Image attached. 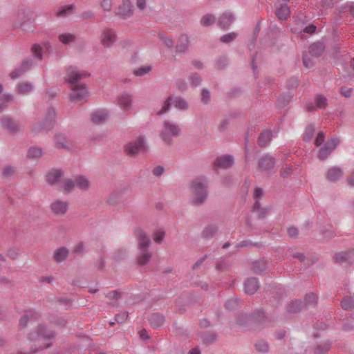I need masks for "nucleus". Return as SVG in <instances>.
I'll return each mask as SVG.
<instances>
[{
  "mask_svg": "<svg viewBox=\"0 0 354 354\" xmlns=\"http://www.w3.org/2000/svg\"><path fill=\"white\" fill-rule=\"evenodd\" d=\"M127 257V251L124 249L120 248L115 252L113 254V259L115 261H120Z\"/></svg>",
  "mask_w": 354,
  "mask_h": 354,
  "instance_id": "obj_43",
  "label": "nucleus"
},
{
  "mask_svg": "<svg viewBox=\"0 0 354 354\" xmlns=\"http://www.w3.org/2000/svg\"><path fill=\"white\" fill-rule=\"evenodd\" d=\"M33 89V85L29 82H23L17 84L18 92L21 94H28Z\"/></svg>",
  "mask_w": 354,
  "mask_h": 354,
  "instance_id": "obj_29",
  "label": "nucleus"
},
{
  "mask_svg": "<svg viewBox=\"0 0 354 354\" xmlns=\"http://www.w3.org/2000/svg\"><path fill=\"white\" fill-rule=\"evenodd\" d=\"M305 301H306V304H312L316 303L317 296L313 293L307 295L305 298Z\"/></svg>",
  "mask_w": 354,
  "mask_h": 354,
  "instance_id": "obj_55",
  "label": "nucleus"
},
{
  "mask_svg": "<svg viewBox=\"0 0 354 354\" xmlns=\"http://www.w3.org/2000/svg\"><path fill=\"white\" fill-rule=\"evenodd\" d=\"M164 317L160 314H153L149 319L151 325L153 327L158 328L164 322Z\"/></svg>",
  "mask_w": 354,
  "mask_h": 354,
  "instance_id": "obj_31",
  "label": "nucleus"
},
{
  "mask_svg": "<svg viewBox=\"0 0 354 354\" xmlns=\"http://www.w3.org/2000/svg\"><path fill=\"white\" fill-rule=\"evenodd\" d=\"M339 140L337 138H331L325 143L324 146L319 151L318 158L322 160L326 159L329 154L337 147L339 145Z\"/></svg>",
  "mask_w": 354,
  "mask_h": 354,
  "instance_id": "obj_8",
  "label": "nucleus"
},
{
  "mask_svg": "<svg viewBox=\"0 0 354 354\" xmlns=\"http://www.w3.org/2000/svg\"><path fill=\"white\" fill-rule=\"evenodd\" d=\"M131 41L128 40V39L122 40L120 43V47L123 50H128L129 49L131 48Z\"/></svg>",
  "mask_w": 354,
  "mask_h": 354,
  "instance_id": "obj_54",
  "label": "nucleus"
},
{
  "mask_svg": "<svg viewBox=\"0 0 354 354\" xmlns=\"http://www.w3.org/2000/svg\"><path fill=\"white\" fill-rule=\"evenodd\" d=\"M188 45V38L186 35H182L179 38V43L176 46V50L179 52H184Z\"/></svg>",
  "mask_w": 354,
  "mask_h": 354,
  "instance_id": "obj_36",
  "label": "nucleus"
},
{
  "mask_svg": "<svg viewBox=\"0 0 354 354\" xmlns=\"http://www.w3.org/2000/svg\"><path fill=\"white\" fill-rule=\"evenodd\" d=\"M0 124L3 129L7 130L10 133H15L19 131L17 124L10 115H4L0 120Z\"/></svg>",
  "mask_w": 354,
  "mask_h": 354,
  "instance_id": "obj_11",
  "label": "nucleus"
},
{
  "mask_svg": "<svg viewBox=\"0 0 354 354\" xmlns=\"http://www.w3.org/2000/svg\"><path fill=\"white\" fill-rule=\"evenodd\" d=\"M245 291L248 294H253L254 293L258 288H259V283L255 278H251L248 279L245 282L244 285Z\"/></svg>",
  "mask_w": 354,
  "mask_h": 354,
  "instance_id": "obj_22",
  "label": "nucleus"
},
{
  "mask_svg": "<svg viewBox=\"0 0 354 354\" xmlns=\"http://www.w3.org/2000/svg\"><path fill=\"white\" fill-rule=\"evenodd\" d=\"M274 160L271 156H265L260 159L259 162V169L262 171H267L272 169L274 166Z\"/></svg>",
  "mask_w": 354,
  "mask_h": 354,
  "instance_id": "obj_20",
  "label": "nucleus"
},
{
  "mask_svg": "<svg viewBox=\"0 0 354 354\" xmlns=\"http://www.w3.org/2000/svg\"><path fill=\"white\" fill-rule=\"evenodd\" d=\"M138 333L142 339L146 340V339H149L148 333L145 329L139 330L138 331Z\"/></svg>",
  "mask_w": 354,
  "mask_h": 354,
  "instance_id": "obj_63",
  "label": "nucleus"
},
{
  "mask_svg": "<svg viewBox=\"0 0 354 354\" xmlns=\"http://www.w3.org/2000/svg\"><path fill=\"white\" fill-rule=\"evenodd\" d=\"M324 140H325V135H324V132L320 131V132H319V133L317 134V136L316 137V139L315 141V145L317 147H319L322 144H323V142H324Z\"/></svg>",
  "mask_w": 354,
  "mask_h": 354,
  "instance_id": "obj_51",
  "label": "nucleus"
},
{
  "mask_svg": "<svg viewBox=\"0 0 354 354\" xmlns=\"http://www.w3.org/2000/svg\"><path fill=\"white\" fill-rule=\"evenodd\" d=\"M59 41L64 44H68L75 39V35L71 33L61 34L59 36Z\"/></svg>",
  "mask_w": 354,
  "mask_h": 354,
  "instance_id": "obj_39",
  "label": "nucleus"
},
{
  "mask_svg": "<svg viewBox=\"0 0 354 354\" xmlns=\"http://www.w3.org/2000/svg\"><path fill=\"white\" fill-rule=\"evenodd\" d=\"M14 168L11 166H6L3 171V175L6 177L11 176L14 173Z\"/></svg>",
  "mask_w": 354,
  "mask_h": 354,
  "instance_id": "obj_58",
  "label": "nucleus"
},
{
  "mask_svg": "<svg viewBox=\"0 0 354 354\" xmlns=\"http://www.w3.org/2000/svg\"><path fill=\"white\" fill-rule=\"evenodd\" d=\"M342 307L344 310H352L354 307V299L350 297H346L341 302Z\"/></svg>",
  "mask_w": 354,
  "mask_h": 354,
  "instance_id": "obj_37",
  "label": "nucleus"
},
{
  "mask_svg": "<svg viewBox=\"0 0 354 354\" xmlns=\"http://www.w3.org/2000/svg\"><path fill=\"white\" fill-rule=\"evenodd\" d=\"M210 95L209 92L207 90H203L202 92L201 100L203 103L207 104L209 101Z\"/></svg>",
  "mask_w": 354,
  "mask_h": 354,
  "instance_id": "obj_59",
  "label": "nucleus"
},
{
  "mask_svg": "<svg viewBox=\"0 0 354 354\" xmlns=\"http://www.w3.org/2000/svg\"><path fill=\"white\" fill-rule=\"evenodd\" d=\"M83 250H84V244L82 243H80L77 244L73 249V252L76 254H80L83 252Z\"/></svg>",
  "mask_w": 354,
  "mask_h": 354,
  "instance_id": "obj_64",
  "label": "nucleus"
},
{
  "mask_svg": "<svg viewBox=\"0 0 354 354\" xmlns=\"http://www.w3.org/2000/svg\"><path fill=\"white\" fill-rule=\"evenodd\" d=\"M256 348L257 351L264 353L268 351V344L265 341H259L256 343Z\"/></svg>",
  "mask_w": 354,
  "mask_h": 354,
  "instance_id": "obj_49",
  "label": "nucleus"
},
{
  "mask_svg": "<svg viewBox=\"0 0 354 354\" xmlns=\"http://www.w3.org/2000/svg\"><path fill=\"white\" fill-rule=\"evenodd\" d=\"M315 103L317 108L324 109L327 104L326 98L323 95H318L315 99Z\"/></svg>",
  "mask_w": 354,
  "mask_h": 354,
  "instance_id": "obj_45",
  "label": "nucleus"
},
{
  "mask_svg": "<svg viewBox=\"0 0 354 354\" xmlns=\"http://www.w3.org/2000/svg\"><path fill=\"white\" fill-rule=\"evenodd\" d=\"M80 17L84 20L94 19L95 18V15L93 11L88 10L82 12Z\"/></svg>",
  "mask_w": 354,
  "mask_h": 354,
  "instance_id": "obj_47",
  "label": "nucleus"
},
{
  "mask_svg": "<svg viewBox=\"0 0 354 354\" xmlns=\"http://www.w3.org/2000/svg\"><path fill=\"white\" fill-rule=\"evenodd\" d=\"M217 232V227L214 225H208L202 232V237L204 239L212 238Z\"/></svg>",
  "mask_w": 354,
  "mask_h": 354,
  "instance_id": "obj_32",
  "label": "nucleus"
},
{
  "mask_svg": "<svg viewBox=\"0 0 354 354\" xmlns=\"http://www.w3.org/2000/svg\"><path fill=\"white\" fill-rule=\"evenodd\" d=\"M124 151L127 155L133 156V144L131 142H129L125 145Z\"/></svg>",
  "mask_w": 354,
  "mask_h": 354,
  "instance_id": "obj_60",
  "label": "nucleus"
},
{
  "mask_svg": "<svg viewBox=\"0 0 354 354\" xmlns=\"http://www.w3.org/2000/svg\"><path fill=\"white\" fill-rule=\"evenodd\" d=\"M179 131V128L175 124L165 122L160 136L165 142L170 143L171 138L178 135Z\"/></svg>",
  "mask_w": 354,
  "mask_h": 354,
  "instance_id": "obj_7",
  "label": "nucleus"
},
{
  "mask_svg": "<svg viewBox=\"0 0 354 354\" xmlns=\"http://www.w3.org/2000/svg\"><path fill=\"white\" fill-rule=\"evenodd\" d=\"M147 149L145 138L142 136H137L134 140V156L146 153Z\"/></svg>",
  "mask_w": 354,
  "mask_h": 354,
  "instance_id": "obj_15",
  "label": "nucleus"
},
{
  "mask_svg": "<svg viewBox=\"0 0 354 354\" xmlns=\"http://www.w3.org/2000/svg\"><path fill=\"white\" fill-rule=\"evenodd\" d=\"M43 149L37 146H33L28 149L27 157L29 159H38L43 156Z\"/></svg>",
  "mask_w": 354,
  "mask_h": 354,
  "instance_id": "obj_26",
  "label": "nucleus"
},
{
  "mask_svg": "<svg viewBox=\"0 0 354 354\" xmlns=\"http://www.w3.org/2000/svg\"><path fill=\"white\" fill-rule=\"evenodd\" d=\"M272 138V133L270 131L266 130L263 131L259 137V144L263 147L267 145Z\"/></svg>",
  "mask_w": 354,
  "mask_h": 354,
  "instance_id": "obj_30",
  "label": "nucleus"
},
{
  "mask_svg": "<svg viewBox=\"0 0 354 354\" xmlns=\"http://www.w3.org/2000/svg\"><path fill=\"white\" fill-rule=\"evenodd\" d=\"M75 187V179L72 180V179L67 178V179H64L62 182V187H63L64 191L66 193L71 192L74 189Z\"/></svg>",
  "mask_w": 354,
  "mask_h": 354,
  "instance_id": "obj_33",
  "label": "nucleus"
},
{
  "mask_svg": "<svg viewBox=\"0 0 354 354\" xmlns=\"http://www.w3.org/2000/svg\"><path fill=\"white\" fill-rule=\"evenodd\" d=\"M100 6L105 12H109L113 7V0H101Z\"/></svg>",
  "mask_w": 354,
  "mask_h": 354,
  "instance_id": "obj_44",
  "label": "nucleus"
},
{
  "mask_svg": "<svg viewBox=\"0 0 354 354\" xmlns=\"http://www.w3.org/2000/svg\"><path fill=\"white\" fill-rule=\"evenodd\" d=\"M233 158L230 156L218 157L215 160V166L220 168H228L233 164Z\"/></svg>",
  "mask_w": 354,
  "mask_h": 354,
  "instance_id": "obj_19",
  "label": "nucleus"
},
{
  "mask_svg": "<svg viewBox=\"0 0 354 354\" xmlns=\"http://www.w3.org/2000/svg\"><path fill=\"white\" fill-rule=\"evenodd\" d=\"M128 316L129 315L127 312H122L115 316V320L118 323H122L127 319Z\"/></svg>",
  "mask_w": 354,
  "mask_h": 354,
  "instance_id": "obj_57",
  "label": "nucleus"
},
{
  "mask_svg": "<svg viewBox=\"0 0 354 354\" xmlns=\"http://www.w3.org/2000/svg\"><path fill=\"white\" fill-rule=\"evenodd\" d=\"M68 253L66 247H61L55 251L53 259L57 263L62 262L67 258Z\"/></svg>",
  "mask_w": 354,
  "mask_h": 354,
  "instance_id": "obj_23",
  "label": "nucleus"
},
{
  "mask_svg": "<svg viewBox=\"0 0 354 354\" xmlns=\"http://www.w3.org/2000/svg\"><path fill=\"white\" fill-rule=\"evenodd\" d=\"M100 44L106 48L112 47L118 40L117 32L109 27L104 28L100 34Z\"/></svg>",
  "mask_w": 354,
  "mask_h": 354,
  "instance_id": "obj_4",
  "label": "nucleus"
},
{
  "mask_svg": "<svg viewBox=\"0 0 354 354\" xmlns=\"http://www.w3.org/2000/svg\"><path fill=\"white\" fill-rule=\"evenodd\" d=\"M33 65V62H32V60L31 59H25L21 66L26 71H27L28 70H29Z\"/></svg>",
  "mask_w": 354,
  "mask_h": 354,
  "instance_id": "obj_56",
  "label": "nucleus"
},
{
  "mask_svg": "<svg viewBox=\"0 0 354 354\" xmlns=\"http://www.w3.org/2000/svg\"><path fill=\"white\" fill-rule=\"evenodd\" d=\"M55 111L53 108H49L47 111L46 118L43 122L35 123L32 128L34 133H39L51 129L55 123Z\"/></svg>",
  "mask_w": 354,
  "mask_h": 354,
  "instance_id": "obj_3",
  "label": "nucleus"
},
{
  "mask_svg": "<svg viewBox=\"0 0 354 354\" xmlns=\"http://www.w3.org/2000/svg\"><path fill=\"white\" fill-rule=\"evenodd\" d=\"M290 14V8L286 4L281 5L276 11L277 17L281 20L287 19Z\"/></svg>",
  "mask_w": 354,
  "mask_h": 354,
  "instance_id": "obj_27",
  "label": "nucleus"
},
{
  "mask_svg": "<svg viewBox=\"0 0 354 354\" xmlns=\"http://www.w3.org/2000/svg\"><path fill=\"white\" fill-rule=\"evenodd\" d=\"M26 71L20 66V67L14 70L10 74V77L11 79H16L22 75Z\"/></svg>",
  "mask_w": 354,
  "mask_h": 354,
  "instance_id": "obj_48",
  "label": "nucleus"
},
{
  "mask_svg": "<svg viewBox=\"0 0 354 354\" xmlns=\"http://www.w3.org/2000/svg\"><path fill=\"white\" fill-rule=\"evenodd\" d=\"M75 187L82 191H87L90 187V182L87 178L84 176H77L75 177Z\"/></svg>",
  "mask_w": 354,
  "mask_h": 354,
  "instance_id": "obj_21",
  "label": "nucleus"
},
{
  "mask_svg": "<svg viewBox=\"0 0 354 354\" xmlns=\"http://www.w3.org/2000/svg\"><path fill=\"white\" fill-rule=\"evenodd\" d=\"M214 21L215 17L212 15H205L202 17L201 20V23L203 26H209L214 24Z\"/></svg>",
  "mask_w": 354,
  "mask_h": 354,
  "instance_id": "obj_41",
  "label": "nucleus"
},
{
  "mask_svg": "<svg viewBox=\"0 0 354 354\" xmlns=\"http://www.w3.org/2000/svg\"><path fill=\"white\" fill-rule=\"evenodd\" d=\"M55 337V333L49 330L44 326L39 325L35 331L29 334V339L39 342L40 340H48Z\"/></svg>",
  "mask_w": 354,
  "mask_h": 354,
  "instance_id": "obj_5",
  "label": "nucleus"
},
{
  "mask_svg": "<svg viewBox=\"0 0 354 354\" xmlns=\"http://www.w3.org/2000/svg\"><path fill=\"white\" fill-rule=\"evenodd\" d=\"M151 68L149 66H142L136 70H134V75L142 76L149 73L151 71Z\"/></svg>",
  "mask_w": 354,
  "mask_h": 354,
  "instance_id": "obj_42",
  "label": "nucleus"
},
{
  "mask_svg": "<svg viewBox=\"0 0 354 354\" xmlns=\"http://www.w3.org/2000/svg\"><path fill=\"white\" fill-rule=\"evenodd\" d=\"M236 37V34L234 32L228 33L221 37V41L222 42L228 43L234 39Z\"/></svg>",
  "mask_w": 354,
  "mask_h": 354,
  "instance_id": "obj_50",
  "label": "nucleus"
},
{
  "mask_svg": "<svg viewBox=\"0 0 354 354\" xmlns=\"http://www.w3.org/2000/svg\"><path fill=\"white\" fill-rule=\"evenodd\" d=\"M132 102V97L131 95L127 93H122L118 97L117 100V104L119 106L124 110L128 111L131 108Z\"/></svg>",
  "mask_w": 354,
  "mask_h": 354,
  "instance_id": "obj_14",
  "label": "nucleus"
},
{
  "mask_svg": "<svg viewBox=\"0 0 354 354\" xmlns=\"http://www.w3.org/2000/svg\"><path fill=\"white\" fill-rule=\"evenodd\" d=\"M324 50V46L322 43H316L310 46L309 53L313 57H318Z\"/></svg>",
  "mask_w": 354,
  "mask_h": 354,
  "instance_id": "obj_28",
  "label": "nucleus"
},
{
  "mask_svg": "<svg viewBox=\"0 0 354 354\" xmlns=\"http://www.w3.org/2000/svg\"><path fill=\"white\" fill-rule=\"evenodd\" d=\"M134 236L136 239L138 250H149L151 239L145 230L137 228L134 231Z\"/></svg>",
  "mask_w": 354,
  "mask_h": 354,
  "instance_id": "obj_6",
  "label": "nucleus"
},
{
  "mask_svg": "<svg viewBox=\"0 0 354 354\" xmlns=\"http://www.w3.org/2000/svg\"><path fill=\"white\" fill-rule=\"evenodd\" d=\"M53 214L55 216L64 215L68 209V203L59 199L55 200L50 205Z\"/></svg>",
  "mask_w": 354,
  "mask_h": 354,
  "instance_id": "obj_9",
  "label": "nucleus"
},
{
  "mask_svg": "<svg viewBox=\"0 0 354 354\" xmlns=\"http://www.w3.org/2000/svg\"><path fill=\"white\" fill-rule=\"evenodd\" d=\"M232 21V15L231 13H225L219 20V24L223 28H227Z\"/></svg>",
  "mask_w": 354,
  "mask_h": 354,
  "instance_id": "obj_34",
  "label": "nucleus"
},
{
  "mask_svg": "<svg viewBox=\"0 0 354 354\" xmlns=\"http://www.w3.org/2000/svg\"><path fill=\"white\" fill-rule=\"evenodd\" d=\"M160 38L164 45L168 47H171L173 46L174 42L173 40L168 37L164 36L162 35H160Z\"/></svg>",
  "mask_w": 354,
  "mask_h": 354,
  "instance_id": "obj_52",
  "label": "nucleus"
},
{
  "mask_svg": "<svg viewBox=\"0 0 354 354\" xmlns=\"http://www.w3.org/2000/svg\"><path fill=\"white\" fill-rule=\"evenodd\" d=\"M165 236V232L162 229H158L153 233V239L155 243L160 244L162 243Z\"/></svg>",
  "mask_w": 354,
  "mask_h": 354,
  "instance_id": "obj_35",
  "label": "nucleus"
},
{
  "mask_svg": "<svg viewBox=\"0 0 354 354\" xmlns=\"http://www.w3.org/2000/svg\"><path fill=\"white\" fill-rule=\"evenodd\" d=\"M33 317V314L32 313H29L24 315L19 319V326L21 328H25L26 326L27 322L28 320L31 319Z\"/></svg>",
  "mask_w": 354,
  "mask_h": 354,
  "instance_id": "obj_46",
  "label": "nucleus"
},
{
  "mask_svg": "<svg viewBox=\"0 0 354 354\" xmlns=\"http://www.w3.org/2000/svg\"><path fill=\"white\" fill-rule=\"evenodd\" d=\"M132 13L131 0H123L122 4L115 10V15L122 19L130 17Z\"/></svg>",
  "mask_w": 354,
  "mask_h": 354,
  "instance_id": "obj_10",
  "label": "nucleus"
},
{
  "mask_svg": "<svg viewBox=\"0 0 354 354\" xmlns=\"http://www.w3.org/2000/svg\"><path fill=\"white\" fill-rule=\"evenodd\" d=\"M315 132V128L313 126H308L306 127L305 131V138L306 140H310Z\"/></svg>",
  "mask_w": 354,
  "mask_h": 354,
  "instance_id": "obj_53",
  "label": "nucleus"
},
{
  "mask_svg": "<svg viewBox=\"0 0 354 354\" xmlns=\"http://www.w3.org/2000/svg\"><path fill=\"white\" fill-rule=\"evenodd\" d=\"M55 147L59 149H70L73 146V142L65 135L58 133L55 136Z\"/></svg>",
  "mask_w": 354,
  "mask_h": 354,
  "instance_id": "obj_13",
  "label": "nucleus"
},
{
  "mask_svg": "<svg viewBox=\"0 0 354 354\" xmlns=\"http://www.w3.org/2000/svg\"><path fill=\"white\" fill-rule=\"evenodd\" d=\"M32 53L35 57L39 60L42 59V50L39 45L34 44L31 48Z\"/></svg>",
  "mask_w": 354,
  "mask_h": 354,
  "instance_id": "obj_40",
  "label": "nucleus"
},
{
  "mask_svg": "<svg viewBox=\"0 0 354 354\" xmlns=\"http://www.w3.org/2000/svg\"><path fill=\"white\" fill-rule=\"evenodd\" d=\"M107 298L110 299H118L120 297V294L117 291H111L106 295Z\"/></svg>",
  "mask_w": 354,
  "mask_h": 354,
  "instance_id": "obj_62",
  "label": "nucleus"
},
{
  "mask_svg": "<svg viewBox=\"0 0 354 354\" xmlns=\"http://www.w3.org/2000/svg\"><path fill=\"white\" fill-rule=\"evenodd\" d=\"M90 74L86 71H80L75 66H69L66 70V82L71 84V100L79 102L88 96V90L84 84H75L82 79L88 77Z\"/></svg>",
  "mask_w": 354,
  "mask_h": 354,
  "instance_id": "obj_1",
  "label": "nucleus"
},
{
  "mask_svg": "<svg viewBox=\"0 0 354 354\" xmlns=\"http://www.w3.org/2000/svg\"><path fill=\"white\" fill-rule=\"evenodd\" d=\"M171 102L173 103H174L175 106L179 109H186L188 106L186 101L180 97H176L174 100H172L171 98L169 97L167 100L165 101L160 113L166 112L167 111L169 105L171 104Z\"/></svg>",
  "mask_w": 354,
  "mask_h": 354,
  "instance_id": "obj_12",
  "label": "nucleus"
},
{
  "mask_svg": "<svg viewBox=\"0 0 354 354\" xmlns=\"http://www.w3.org/2000/svg\"><path fill=\"white\" fill-rule=\"evenodd\" d=\"M109 118L108 112L105 110H99L93 113L91 120L95 124H101L104 122Z\"/></svg>",
  "mask_w": 354,
  "mask_h": 354,
  "instance_id": "obj_18",
  "label": "nucleus"
},
{
  "mask_svg": "<svg viewBox=\"0 0 354 354\" xmlns=\"http://www.w3.org/2000/svg\"><path fill=\"white\" fill-rule=\"evenodd\" d=\"M63 176V171L60 169H53L50 170L46 176V181L48 184L54 185L57 183Z\"/></svg>",
  "mask_w": 354,
  "mask_h": 354,
  "instance_id": "obj_17",
  "label": "nucleus"
},
{
  "mask_svg": "<svg viewBox=\"0 0 354 354\" xmlns=\"http://www.w3.org/2000/svg\"><path fill=\"white\" fill-rule=\"evenodd\" d=\"M152 253L149 250H138L136 263L138 266H144L149 262Z\"/></svg>",
  "mask_w": 354,
  "mask_h": 354,
  "instance_id": "obj_16",
  "label": "nucleus"
},
{
  "mask_svg": "<svg viewBox=\"0 0 354 354\" xmlns=\"http://www.w3.org/2000/svg\"><path fill=\"white\" fill-rule=\"evenodd\" d=\"M207 185L205 179L198 177L194 179L190 185L193 203L198 205L203 203L207 196Z\"/></svg>",
  "mask_w": 354,
  "mask_h": 354,
  "instance_id": "obj_2",
  "label": "nucleus"
},
{
  "mask_svg": "<svg viewBox=\"0 0 354 354\" xmlns=\"http://www.w3.org/2000/svg\"><path fill=\"white\" fill-rule=\"evenodd\" d=\"M73 8H74V5H73V4L66 6L60 9V10L57 12V16L60 17H65L68 14L72 12Z\"/></svg>",
  "mask_w": 354,
  "mask_h": 354,
  "instance_id": "obj_38",
  "label": "nucleus"
},
{
  "mask_svg": "<svg viewBox=\"0 0 354 354\" xmlns=\"http://www.w3.org/2000/svg\"><path fill=\"white\" fill-rule=\"evenodd\" d=\"M343 175V171L339 167H333L330 169L327 174L326 177L330 181H335L340 178Z\"/></svg>",
  "mask_w": 354,
  "mask_h": 354,
  "instance_id": "obj_24",
  "label": "nucleus"
},
{
  "mask_svg": "<svg viewBox=\"0 0 354 354\" xmlns=\"http://www.w3.org/2000/svg\"><path fill=\"white\" fill-rule=\"evenodd\" d=\"M335 259L337 261H349L354 260V250L349 252H342L336 254Z\"/></svg>",
  "mask_w": 354,
  "mask_h": 354,
  "instance_id": "obj_25",
  "label": "nucleus"
},
{
  "mask_svg": "<svg viewBox=\"0 0 354 354\" xmlns=\"http://www.w3.org/2000/svg\"><path fill=\"white\" fill-rule=\"evenodd\" d=\"M287 232H288V234L289 235V236L296 237L298 234V230L295 227H290L288 229Z\"/></svg>",
  "mask_w": 354,
  "mask_h": 354,
  "instance_id": "obj_61",
  "label": "nucleus"
}]
</instances>
